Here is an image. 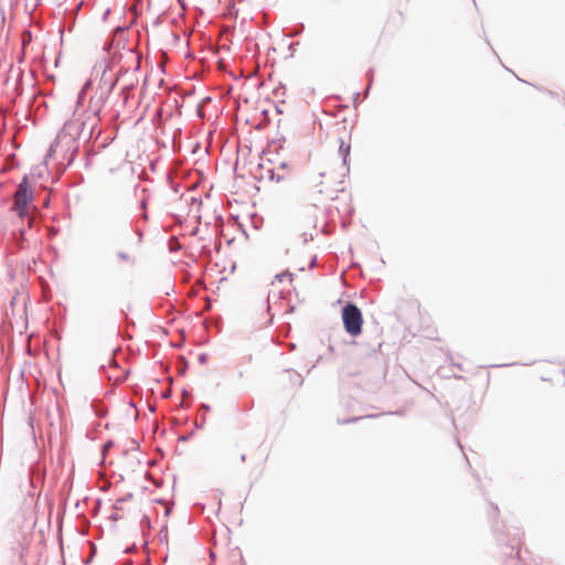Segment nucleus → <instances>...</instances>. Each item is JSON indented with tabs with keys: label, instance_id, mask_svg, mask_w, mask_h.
Returning a JSON list of instances; mask_svg holds the SVG:
<instances>
[{
	"label": "nucleus",
	"instance_id": "1",
	"mask_svg": "<svg viewBox=\"0 0 565 565\" xmlns=\"http://www.w3.org/2000/svg\"><path fill=\"white\" fill-rule=\"evenodd\" d=\"M13 211L22 221L31 226L35 206L33 205V190L29 184L28 177H24L13 195Z\"/></svg>",
	"mask_w": 565,
	"mask_h": 565
},
{
	"label": "nucleus",
	"instance_id": "2",
	"mask_svg": "<svg viewBox=\"0 0 565 565\" xmlns=\"http://www.w3.org/2000/svg\"><path fill=\"white\" fill-rule=\"evenodd\" d=\"M342 321L345 331L351 337H358L362 332L363 317L361 310L353 303H348L342 309Z\"/></svg>",
	"mask_w": 565,
	"mask_h": 565
},
{
	"label": "nucleus",
	"instance_id": "3",
	"mask_svg": "<svg viewBox=\"0 0 565 565\" xmlns=\"http://www.w3.org/2000/svg\"><path fill=\"white\" fill-rule=\"evenodd\" d=\"M125 168H127L126 163L119 164L116 168H111L108 171L107 181L110 184L120 183L125 178Z\"/></svg>",
	"mask_w": 565,
	"mask_h": 565
},
{
	"label": "nucleus",
	"instance_id": "4",
	"mask_svg": "<svg viewBox=\"0 0 565 565\" xmlns=\"http://www.w3.org/2000/svg\"><path fill=\"white\" fill-rule=\"evenodd\" d=\"M105 104V98L103 94L94 95L89 99V109L93 111L95 117H98L103 106Z\"/></svg>",
	"mask_w": 565,
	"mask_h": 565
},
{
	"label": "nucleus",
	"instance_id": "5",
	"mask_svg": "<svg viewBox=\"0 0 565 565\" xmlns=\"http://www.w3.org/2000/svg\"><path fill=\"white\" fill-rule=\"evenodd\" d=\"M118 258L121 262L129 264V265H132L135 263V258H134L132 254H130V253H125V252L118 253Z\"/></svg>",
	"mask_w": 565,
	"mask_h": 565
},
{
	"label": "nucleus",
	"instance_id": "6",
	"mask_svg": "<svg viewBox=\"0 0 565 565\" xmlns=\"http://www.w3.org/2000/svg\"><path fill=\"white\" fill-rule=\"evenodd\" d=\"M340 152L343 154V159L345 160L350 152V145H345L342 141L340 145Z\"/></svg>",
	"mask_w": 565,
	"mask_h": 565
},
{
	"label": "nucleus",
	"instance_id": "7",
	"mask_svg": "<svg viewBox=\"0 0 565 565\" xmlns=\"http://www.w3.org/2000/svg\"><path fill=\"white\" fill-rule=\"evenodd\" d=\"M292 274L291 273H282V274H279V275H276V280L278 281H282L285 278H289L290 281H292Z\"/></svg>",
	"mask_w": 565,
	"mask_h": 565
},
{
	"label": "nucleus",
	"instance_id": "8",
	"mask_svg": "<svg viewBox=\"0 0 565 565\" xmlns=\"http://www.w3.org/2000/svg\"><path fill=\"white\" fill-rule=\"evenodd\" d=\"M111 446V443H108L104 446V451H106L107 449H109V447Z\"/></svg>",
	"mask_w": 565,
	"mask_h": 565
}]
</instances>
